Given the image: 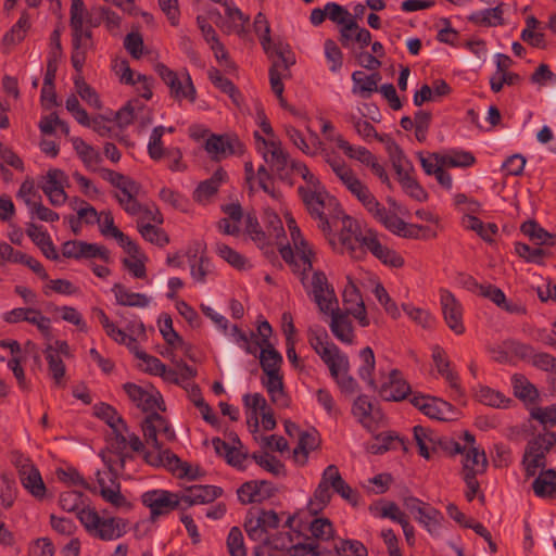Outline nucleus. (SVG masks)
I'll return each mask as SVG.
<instances>
[{
  "label": "nucleus",
  "instance_id": "nucleus-1",
  "mask_svg": "<svg viewBox=\"0 0 556 556\" xmlns=\"http://www.w3.org/2000/svg\"><path fill=\"white\" fill-rule=\"evenodd\" d=\"M326 162L340 182L363 204L375 219L395 235L403 237L412 236L407 225L395 213L388 211L376 199L367 185L358 178L353 168L344 160L326 153Z\"/></svg>",
  "mask_w": 556,
  "mask_h": 556
},
{
  "label": "nucleus",
  "instance_id": "nucleus-2",
  "mask_svg": "<svg viewBox=\"0 0 556 556\" xmlns=\"http://www.w3.org/2000/svg\"><path fill=\"white\" fill-rule=\"evenodd\" d=\"M257 123L261 131H254V139L257 152L263 156L264 161L275 169L281 177L292 173L300 175L307 184L306 188H320L318 178L309 172L307 166L300 161L291 160L288 152L282 148L280 139L275 134L269 121L263 112L257 113Z\"/></svg>",
  "mask_w": 556,
  "mask_h": 556
},
{
  "label": "nucleus",
  "instance_id": "nucleus-3",
  "mask_svg": "<svg viewBox=\"0 0 556 556\" xmlns=\"http://www.w3.org/2000/svg\"><path fill=\"white\" fill-rule=\"evenodd\" d=\"M254 30L258 36L262 47L273 64L269 70V81L273 92L276 94L279 104L288 108V103L283 97L285 86L282 80L289 76V67L294 64L295 58L290 50L289 45L285 42H273L269 37V25L266 17L258 13L254 20Z\"/></svg>",
  "mask_w": 556,
  "mask_h": 556
},
{
  "label": "nucleus",
  "instance_id": "nucleus-4",
  "mask_svg": "<svg viewBox=\"0 0 556 556\" xmlns=\"http://www.w3.org/2000/svg\"><path fill=\"white\" fill-rule=\"evenodd\" d=\"M286 224L289 230L290 240L287 244H278L282 260L288 264L294 275L303 274L313 269L317 261L315 245L302 233L295 219L290 213L285 214Z\"/></svg>",
  "mask_w": 556,
  "mask_h": 556
},
{
  "label": "nucleus",
  "instance_id": "nucleus-5",
  "mask_svg": "<svg viewBox=\"0 0 556 556\" xmlns=\"http://www.w3.org/2000/svg\"><path fill=\"white\" fill-rule=\"evenodd\" d=\"M143 444L139 437L130 432L126 422L111 430L106 441V450L101 453L106 467L113 470H123L127 459L132 453L141 451Z\"/></svg>",
  "mask_w": 556,
  "mask_h": 556
},
{
  "label": "nucleus",
  "instance_id": "nucleus-6",
  "mask_svg": "<svg viewBox=\"0 0 556 556\" xmlns=\"http://www.w3.org/2000/svg\"><path fill=\"white\" fill-rule=\"evenodd\" d=\"M77 517L86 532L93 539L110 542L127 533V520L121 517L101 516L90 506L79 509Z\"/></svg>",
  "mask_w": 556,
  "mask_h": 556
},
{
  "label": "nucleus",
  "instance_id": "nucleus-7",
  "mask_svg": "<svg viewBox=\"0 0 556 556\" xmlns=\"http://www.w3.org/2000/svg\"><path fill=\"white\" fill-rule=\"evenodd\" d=\"M306 293L317 304L320 312L328 314L338 307L334 290L323 270H309L296 275Z\"/></svg>",
  "mask_w": 556,
  "mask_h": 556
},
{
  "label": "nucleus",
  "instance_id": "nucleus-8",
  "mask_svg": "<svg viewBox=\"0 0 556 556\" xmlns=\"http://www.w3.org/2000/svg\"><path fill=\"white\" fill-rule=\"evenodd\" d=\"M309 345L328 367L330 377H337L338 372L350 370L348 355L329 340L326 332L311 333Z\"/></svg>",
  "mask_w": 556,
  "mask_h": 556
},
{
  "label": "nucleus",
  "instance_id": "nucleus-9",
  "mask_svg": "<svg viewBox=\"0 0 556 556\" xmlns=\"http://www.w3.org/2000/svg\"><path fill=\"white\" fill-rule=\"evenodd\" d=\"M155 72L163 83L169 88V93L176 101L193 103L197 99V90L187 70L175 72L163 63L155 65Z\"/></svg>",
  "mask_w": 556,
  "mask_h": 556
},
{
  "label": "nucleus",
  "instance_id": "nucleus-10",
  "mask_svg": "<svg viewBox=\"0 0 556 556\" xmlns=\"http://www.w3.org/2000/svg\"><path fill=\"white\" fill-rule=\"evenodd\" d=\"M152 448L144 453V460L153 467H164L178 478H187L194 480L198 478V468H193L188 463H184L180 458L169 450H163L162 444H151Z\"/></svg>",
  "mask_w": 556,
  "mask_h": 556
},
{
  "label": "nucleus",
  "instance_id": "nucleus-11",
  "mask_svg": "<svg viewBox=\"0 0 556 556\" xmlns=\"http://www.w3.org/2000/svg\"><path fill=\"white\" fill-rule=\"evenodd\" d=\"M364 229L358 222L348 215L341 217V229L338 238H329L333 250L339 253L348 254L353 258H361V237Z\"/></svg>",
  "mask_w": 556,
  "mask_h": 556
},
{
  "label": "nucleus",
  "instance_id": "nucleus-12",
  "mask_svg": "<svg viewBox=\"0 0 556 556\" xmlns=\"http://www.w3.org/2000/svg\"><path fill=\"white\" fill-rule=\"evenodd\" d=\"M361 257L365 252H370L382 264L399 268L404 265L403 257L394 250L389 249L383 242L381 236L372 228H364L359 243Z\"/></svg>",
  "mask_w": 556,
  "mask_h": 556
},
{
  "label": "nucleus",
  "instance_id": "nucleus-13",
  "mask_svg": "<svg viewBox=\"0 0 556 556\" xmlns=\"http://www.w3.org/2000/svg\"><path fill=\"white\" fill-rule=\"evenodd\" d=\"M106 470H98L96 473L97 489L102 500L115 509H129V501L121 492V483L117 475L122 470H113L106 467Z\"/></svg>",
  "mask_w": 556,
  "mask_h": 556
},
{
  "label": "nucleus",
  "instance_id": "nucleus-14",
  "mask_svg": "<svg viewBox=\"0 0 556 556\" xmlns=\"http://www.w3.org/2000/svg\"><path fill=\"white\" fill-rule=\"evenodd\" d=\"M142 504L150 509L152 520L181 506L179 492H170L163 489H155L144 492L141 495Z\"/></svg>",
  "mask_w": 556,
  "mask_h": 556
},
{
  "label": "nucleus",
  "instance_id": "nucleus-15",
  "mask_svg": "<svg viewBox=\"0 0 556 556\" xmlns=\"http://www.w3.org/2000/svg\"><path fill=\"white\" fill-rule=\"evenodd\" d=\"M299 193L311 216L319 220L318 227L325 233L330 232L331 226L326 216L325 208L332 200L329 198L326 190L323 187L315 189L300 187Z\"/></svg>",
  "mask_w": 556,
  "mask_h": 556
},
{
  "label": "nucleus",
  "instance_id": "nucleus-16",
  "mask_svg": "<svg viewBox=\"0 0 556 556\" xmlns=\"http://www.w3.org/2000/svg\"><path fill=\"white\" fill-rule=\"evenodd\" d=\"M440 305L446 326L456 334L462 336L466 331L464 324V307L455 295L446 290H440Z\"/></svg>",
  "mask_w": 556,
  "mask_h": 556
},
{
  "label": "nucleus",
  "instance_id": "nucleus-17",
  "mask_svg": "<svg viewBox=\"0 0 556 556\" xmlns=\"http://www.w3.org/2000/svg\"><path fill=\"white\" fill-rule=\"evenodd\" d=\"M410 403L431 419L446 421L453 419L455 415L453 406L439 397L414 394Z\"/></svg>",
  "mask_w": 556,
  "mask_h": 556
},
{
  "label": "nucleus",
  "instance_id": "nucleus-18",
  "mask_svg": "<svg viewBox=\"0 0 556 556\" xmlns=\"http://www.w3.org/2000/svg\"><path fill=\"white\" fill-rule=\"evenodd\" d=\"M66 182L67 176L63 170L58 168L49 169L42 177L40 188L52 205L62 206L67 201V194L65 192Z\"/></svg>",
  "mask_w": 556,
  "mask_h": 556
},
{
  "label": "nucleus",
  "instance_id": "nucleus-19",
  "mask_svg": "<svg viewBox=\"0 0 556 556\" xmlns=\"http://www.w3.org/2000/svg\"><path fill=\"white\" fill-rule=\"evenodd\" d=\"M127 256L122 258L124 268L137 279L147 277L148 256L141 251L138 244L130 238L121 244Z\"/></svg>",
  "mask_w": 556,
  "mask_h": 556
},
{
  "label": "nucleus",
  "instance_id": "nucleus-20",
  "mask_svg": "<svg viewBox=\"0 0 556 556\" xmlns=\"http://www.w3.org/2000/svg\"><path fill=\"white\" fill-rule=\"evenodd\" d=\"M386 401L399 402L410 392V387L397 369H392L376 389Z\"/></svg>",
  "mask_w": 556,
  "mask_h": 556
},
{
  "label": "nucleus",
  "instance_id": "nucleus-21",
  "mask_svg": "<svg viewBox=\"0 0 556 556\" xmlns=\"http://www.w3.org/2000/svg\"><path fill=\"white\" fill-rule=\"evenodd\" d=\"M223 489L216 485L194 484L179 492L180 503L185 507L203 505L220 497Z\"/></svg>",
  "mask_w": 556,
  "mask_h": 556
},
{
  "label": "nucleus",
  "instance_id": "nucleus-22",
  "mask_svg": "<svg viewBox=\"0 0 556 556\" xmlns=\"http://www.w3.org/2000/svg\"><path fill=\"white\" fill-rule=\"evenodd\" d=\"M142 430L148 444L157 445V435H162L166 441L175 440V431L168 424V421L153 412L149 414L142 424Z\"/></svg>",
  "mask_w": 556,
  "mask_h": 556
},
{
  "label": "nucleus",
  "instance_id": "nucleus-23",
  "mask_svg": "<svg viewBox=\"0 0 556 556\" xmlns=\"http://www.w3.org/2000/svg\"><path fill=\"white\" fill-rule=\"evenodd\" d=\"M116 188L119 190L116 194V199L123 210L130 216L139 214L142 210V205L137 200L140 191L139 184L131 178L124 176Z\"/></svg>",
  "mask_w": 556,
  "mask_h": 556
},
{
  "label": "nucleus",
  "instance_id": "nucleus-24",
  "mask_svg": "<svg viewBox=\"0 0 556 556\" xmlns=\"http://www.w3.org/2000/svg\"><path fill=\"white\" fill-rule=\"evenodd\" d=\"M432 362L439 375L446 381L450 388L456 393L462 394L459 377L452 368V363L446 351L440 345H434L431 353Z\"/></svg>",
  "mask_w": 556,
  "mask_h": 556
},
{
  "label": "nucleus",
  "instance_id": "nucleus-25",
  "mask_svg": "<svg viewBox=\"0 0 556 556\" xmlns=\"http://www.w3.org/2000/svg\"><path fill=\"white\" fill-rule=\"evenodd\" d=\"M283 129L289 141L305 155L315 156L323 150V143L315 131L308 129L309 141H307L303 132L293 125L287 124Z\"/></svg>",
  "mask_w": 556,
  "mask_h": 556
},
{
  "label": "nucleus",
  "instance_id": "nucleus-26",
  "mask_svg": "<svg viewBox=\"0 0 556 556\" xmlns=\"http://www.w3.org/2000/svg\"><path fill=\"white\" fill-rule=\"evenodd\" d=\"M274 493L273 484L267 481H249L237 491L238 498L242 504L262 503L270 498Z\"/></svg>",
  "mask_w": 556,
  "mask_h": 556
},
{
  "label": "nucleus",
  "instance_id": "nucleus-27",
  "mask_svg": "<svg viewBox=\"0 0 556 556\" xmlns=\"http://www.w3.org/2000/svg\"><path fill=\"white\" fill-rule=\"evenodd\" d=\"M124 390L129 400L143 412H155L160 407V394L153 390H147L135 383H125Z\"/></svg>",
  "mask_w": 556,
  "mask_h": 556
},
{
  "label": "nucleus",
  "instance_id": "nucleus-28",
  "mask_svg": "<svg viewBox=\"0 0 556 556\" xmlns=\"http://www.w3.org/2000/svg\"><path fill=\"white\" fill-rule=\"evenodd\" d=\"M135 356L141 362L140 367L154 376L162 377L165 381L176 382L178 380V374L176 370L168 368L161 359L155 356L149 355L138 346L131 351Z\"/></svg>",
  "mask_w": 556,
  "mask_h": 556
},
{
  "label": "nucleus",
  "instance_id": "nucleus-29",
  "mask_svg": "<svg viewBox=\"0 0 556 556\" xmlns=\"http://www.w3.org/2000/svg\"><path fill=\"white\" fill-rule=\"evenodd\" d=\"M391 157L393 160V167L395 169L397 180H399L401 187L403 188V190L405 191V193H407L410 198H413L419 202L426 201L427 192L417 182V180L412 175L410 170L405 168L401 164L400 157L396 160L393 154L391 155Z\"/></svg>",
  "mask_w": 556,
  "mask_h": 556
},
{
  "label": "nucleus",
  "instance_id": "nucleus-30",
  "mask_svg": "<svg viewBox=\"0 0 556 556\" xmlns=\"http://www.w3.org/2000/svg\"><path fill=\"white\" fill-rule=\"evenodd\" d=\"M351 123L355 132L366 142H370L376 139L380 142L387 143V148L389 152L392 154L393 151L396 152L400 156L402 155V151L399 146L392 141L388 135H379L371 123L366 119L353 116L351 118Z\"/></svg>",
  "mask_w": 556,
  "mask_h": 556
},
{
  "label": "nucleus",
  "instance_id": "nucleus-31",
  "mask_svg": "<svg viewBox=\"0 0 556 556\" xmlns=\"http://www.w3.org/2000/svg\"><path fill=\"white\" fill-rule=\"evenodd\" d=\"M232 442L233 444H229L219 438H214L212 445L216 454L224 457L227 464L238 469H243L247 455L236 445L240 444L237 437L233 438Z\"/></svg>",
  "mask_w": 556,
  "mask_h": 556
},
{
  "label": "nucleus",
  "instance_id": "nucleus-32",
  "mask_svg": "<svg viewBox=\"0 0 556 556\" xmlns=\"http://www.w3.org/2000/svg\"><path fill=\"white\" fill-rule=\"evenodd\" d=\"M343 305L346 315H352L362 327L369 325V319L361 293L354 288H346L343 292Z\"/></svg>",
  "mask_w": 556,
  "mask_h": 556
},
{
  "label": "nucleus",
  "instance_id": "nucleus-33",
  "mask_svg": "<svg viewBox=\"0 0 556 556\" xmlns=\"http://www.w3.org/2000/svg\"><path fill=\"white\" fill-rule=\"evenodd\" d=\"M351 79L353 83L352 93L363 99H369L372 93L378 91L381 76L379 73L366 74L363 71H354Z\"/></svg>",
  "mask_w": 556,
  "mask_h": 556
},
{
  "label": "nucleus",
  "instance_id": "nucleus-34",
  "mask_svg": "<svg viewBox=\"0 0 556 556\" xmlns=\"http://www.w3.org/2000/svg\"><path fill=\"white\" fill-rule=\"evenodd\" d=\"M22 486L36 500L42 501L46 497L47 488L39 469L26 467L18 476Z\"/></svg>",
  "mask_w": 556,
  "mask_h": 556
},
{
  "label": "nucleus",
  "instance_id": "nucleus-35",
  "mask_svg": "<svg viewBox=\"0 0 556 556\" xmlns=\"http://www.w3.org/2000/svg\"><path fill=\"white\" fill-rule=\"evenodd\" d=\"M463 477L479 476L485 472L488 468V459L483 450L479 447H471L466 451L462 459Z\"/></svg>",
  "mask_w": 556,
  "mask_h": 556
},
{
  "label": "nucleus",
  "instance_id": "nucleus-36",
  "mask_svg": "<svg viewBox=\"0 0 556 556\" xmlns=\"http://www.w3.org/2000/svg\"><path fill=\"white\" fill-rule=\"evenodd\" d=\"M503 2L497 3L494 8L479 10L472 12L468 16V21L484 27H495L504 24V10Z\"/></svg>",
  "mask_w": 556,
  "mask_h": 556
},
{
  "label": "nucleus",
  "instance_id": "nucleus-37",
  "mask_svg": "<svg viewBox=\"0 0 556 556\" xmlns=\"http://www.w3.org/2000/svg\"><path fill=\"white\" fill-rule=\"evenodd\" d=\"M112 292L116 303L122 306L144 308L148 307L152 301L147 294L132 292L121 283H115L112 287Z\"/></svg>",
  "mask_w": 556,
  "mask_h": 556
},
{
  "label": "nucleus",
  "instance_id": "nucleus-38",
  "mask_svg": "<svg viewBox=\"0 0 556 556\" xmlns=\"http://www.w3.org/2000/svg\"><path fill=\"white\" fill-rule=\"evenodd\" d=\"M262 384L266 389L271 402L279 407L289 405V397L285 392L283 379L280 372L265 375Z\"/></svg>",
  "mask_w": 556,
  "mask_h": 556
},
{
  "label": "nucleus",
  "instance_id": "nucleus-39",
  "mask_svg": "<svg viewBox=\"0 0 556 556\" xmlns=\"http://www.w3.org/2000/svg\"><path fill=\"white\" fill-rule=\"evenodd\" d=\"M278 207H267L264 210V216L263 220L267 228V235L270 237V243L271 245H278L281 244L283 238H285V228L282 225V222L280 217L278 216L276 208H280V206L277 204ZM283 211L279 210L283 215L289 213L287 208L282 205Z\"/></svg>",
  "mask_w": 556,
  "mask_h": 556
},
{
  "label": "nucleus",
  "instance_id": "nucleus-40",
  "mask_svg": "<svg viewBox=\"0 0 556 556\" xmlns=\"http://www.w3.org/2000/svg\"><path fill=\"white\" fill-rule=\"evenodd\" d=\"M239 142L225 136L212 135L205 141L206 152L215 160L225 159L236 153L235 146Z\"/></svg>",
  "mask_w": 556,
  "mask_h": 556
},
{
  "label": "nucleus",
  "instance_id": "nucleus-41",
  "mask_svg": "<svg viewBox=\"0 0 556 556\" xmlns=\"http://www.w3.org/2000/svg\"><path fill=\"white\" fill-rule=\"evenodd\" d=\"M331 314L330 329L333 336L343 343L351 344L354 340V331L346 314L340 313L333 308Z\"/></svg>",
  "mask_w": 556,
  "mask_h": 556
},
{
  "label": "nucleus",
  "instance_id": "nucleus-42",
  "mask_svg": "<svg viewBox=\"0 0 556 556\" xmlns=\"http://www.w3.org/2000/svg\"><path fill=\"white\" fill-rule=\"evenodd\" d=\"M99 323L103 327L105 333L115 342L126 345L130 352L137 349V341L131 336L127 334L124 330L118 328L113 321L110 320L103 311L98 312Z\"/></svg>",
  "mask_w": 556,
  "mask_h": 556
},
{
  "label": "nucleus",
  "instance_id": "nucleus-43",
  "mask_svg": "<svg viewBox=\"0 0 556 556\" xmlns=\"http://www.w3.org/2000/svg\"><path fill=\"white\" fill-rule=\"evenodd\" d=\"M534 494L541 498L553 497L556 493V471L541 470L532 482Z\"/></svg>",
  "mask_w": 556,
  "mask_h": 556
},
{
  "label": "nucleus",
  "instance_id": "nucleus-44",
  "mask_svg": "<svg viewBox=\"0 0 556 556\" xmlns=\"http://www.w3.org/2000/svg\"><path fill=\"white\" fill-rule=\"evenodd\" d=\"M225 177L224 170H216L208 179L199 184L193 192V199L200 203L208 201L218 191Z\"/></svg>",
  "mask_w": 556,
  "mask_h": 556
},
{
  "label": "nucleus",
  "instance_id": "nucleus-45",
  "mask_svg": "<svg viewBox=\"0 0 556 556\" xmlns=\"http://www.w3.org/2000/svg\"><path fill=\"white\" fill-rule=\"evenodd\" d=\"M358 367H357V375L358 377L367 383V386L371 389H377L378 384L375 381L374 378V370H375V355L374 351L367 346L361 350L358 354Z\"/></svg>",
  "mask_w": 556,
  "mask_h": 556
},
{
  "label": "nucleus",
  "instance_id": "nucleus-46",
  "mask_svg": "<svg viewBox=\"0 0 556 556\" xmlns=\"http://www.w3.org/2000/svg\"><path fill=\"white\" fill-rule=\"evenodd\" d=\"M414 439L419 450V455L426 459H430L432 453L437 451L438 438L434 433L421 426L413 428Z\"/></svg>",
  "mask_w": 556,
  "mask_h": 556
},
{
  "label": "nucleus",
  "instance_id": "nucleus-47",
  "mask_svg": "<svg viewBox=\"0 0 556 556\" xmlns=\"http://www.w3.org/2000/svg\"><path fill=\"white\" fill-rule=\"evenodd\" d=\"M318 444L319 440L316 430L303 431L299 437L298 446L293 452L294 460L300 465H304L308 454L314 451Z\"/></svg>",
  "mask_w": 556,
  "mask_h": 556
},
{
  "label": "nucleus",
  "instance_id": "nucleus-48",
  "mask_svg": "<svg viewBox=\"0 0 556 556\" xmlns=\"http://www.w3.org/2000/svg\"><path fill=\"white\" fill-rule=\"evenodd\" d=\"M224 333L247 354L256 355L258 353V344L254 342L255 333L248 334L237 325L231 326Z\"/></svg>",
  "mask_w": 556,
  "mask_h": 556
},
{
  "label": "nucleus",
  "instance_id": "nucleus-49",
  "mask_svg": "<svg viewBox=\"0 0 556 556\" xmlns=\"http://www.w3.org/2000/svg\"><path fill=\"white\" fill-rule=\"evenodd\" d=\"M244 231L261 250L267 252L273 247L270 243V237L267 232L262 230L258 220L254 215H248L245 217Z\"/></svg>",
  "mask_w": 556,
  "mask_h": 556
},
{
  "label": "nucleus",
  "instance_id": "nucleus-50",
  "mask_svg": "<svg viewBox=\"0 0 556 556\" xmlns=\"http://www.w3.org/2000/svg\"><path fill=\"white\" fill-rule=\"evenodd\" d=\"M244 231L261 250L267 252L273 247L270 243V237L267 232L262 230L258 220L254 215H248L245 217Z\"/></svg>",
  "mask_w": 556,
  "mask_h": 556
},
{
  "label": "nucleus",
  "instance_id": "nucleus-51",
  "mask_svg": "<svg viewBox=\"0 0 556 556\" xmlns=\"http://www.w3.org/2000/svg\"><path fill=\"white\" fill-rule=\"evenodd\" d=\"M99 226L100 233L105 238H113L121 245L129 237L121 231L114 224V217L110 211H102L99 214V222L96 223Z\"/></svg>",
  "mask_w": 556,
  "mask_h": 556
},
{
  "label": "nucleus",
  "instance_id": "nucleus-52",
  "mask_svg": "<svg viewBox=\"0 0 556 556\" xmlns=\"http://www.w3.org/2000/svg\"><path fill=\"white\" fill-rule=\"evenodd\" d=\"M258 351L260 364L264 375L280 372L283 359L281 354L274 348V345L264 346Z\"/></svg>",
  "mask_w": 556,
  "mask_h": 556
},
{
  "label": "nucleus",
  "instance_id": "nucleus-53",
  "mask_svg": "<svg viewBox=\"0 0 556 556\" xmlns=\"http://www.w3.org/2000/svg\"><path fill=\"white\" fill-rule=\"evenodd\" d=\"M462 224L466 229L475 231L482 240L489 243L493 242V238L498 231L496 224H484L477 216H469L462 220Z\"/></svg>",
  "mask_w": 556,
  "mask_h": 556
},
{
  "label": "nucleus",
  "instance_id": "nucleus-54",
  "mask_svg": "<svg viewBox=\"0 0 556 556\" xmlns=\"http://www.w3.org/2000/svg\"><path fill=\"white\" fill-rule=\"evenodd\" d=\"M442 163L445 167L467 168L476 163V157L469 151L451 149L442 152Z\"/></svg>",
  "mask_w": 556,
  "mask_h": 556
},
{
  "label": "nucleus",
  "instance_id": "nucleus-55",
  "mask_svg": "<svg viewBox=\"0 0 556 556\" xmlns=\"http://www.w3.org/2000/svg\"><path fill=\"white\" fill-rule=\"evenodd\" d=\"M73 148L88 169L94 170L101 161L100 153L80 138L72 140Z\"/></svg>",
  "mask_w": 556,
  "mask_h": 556
},
{
  "label": "nucleus",
  "instance_id": "nucleus-56",
  "mask_svg": "<svg viewBox=\"0 0 556 556\" xmlns=\"http://www.w3.org/2000/svg\"><path fill=\"white\" fill-rule=\"evenodd\" d=\"M330 480L327 479L326 476V469L323 472L321 480L317 486V489L314 492V497L309 502V510L314 514H317L319 510H321L331 498L330 493Z\"/></svg>",
  "mask_w": 556,
  "mask_h": 556
},
{
  "label": "nucleus",
  "instance_id": "nucleus-57",
  "mask_svg": "<svg viewBox=\"0 0 556 556\" xmlns=\"http://www.w3.org/2000/svg\"><path fill=\"white\" fill-rule=\"evenodd\" d=\"M540 22L534 16H528L526 18V27L521 31V39L528 45L543 49L546 47L545 35L541 31H536Z\"/></svg>",
  "mask_w": 556,
  "mask_h": 556
},
{
  "label": "nucleus",
  "instance_id": "nucleus-58",
  "mask_svg": "<svg viewBox=\"0 0 556 556\" xmlns=\"http://www.w3.org/2000/svg\"><path fill=\"white\" fill-rule=\"evenodd\" d=\"M76 93L92 109H100L101 101L97 91L86 83L81 73L73 77Z\"/></svg>",
  "mask_w": 556,
  "mask_h": 556
},
{
  "label": "nucleus",
  "instance_id": "nucleus-59",
  "mask_svg": "<svg viewBox=\"0 0 556 556\" xmlns=\"http://www.w3.org/2000/svg\"><path fill=\"white\" fill-rule=\"evenodd\" d=\"M208 78L216 88L228 94L236 105H240L241 93L231 80L224 77L216 68L208 71Z\"/></svg>",
  "mask_w": 556,
  "mask_h": 556
},
{
  "label": "nucleus",
  "instance_id": "nucleus-60",
  "mask_svg": "<svg viewBox=\"0 0 556 556\" xmlns=\"http://www.w3.org/2000/svg\"><path fill=\"white\" fill-rule=\"evenodd\" d=\"M215 252L220 258L236 269L243 270L249 267V262L242 254L223 242H217L215 244Z\"/></svg>",
  "mask_w": 556,
  "mask_h": 556
},
{
  "label": "nucleus",
  "instance_id": "nucleus-61",
  "mask_svg": "<svg viewBox=\"0 0 556 556\" xmlns=\"http://www.w3.org/2000/svg\"><path fill=\"white\" fill-rule=\"evenodd\" d=\"M30 28V16L28 13L23 12L17 22L4 35V42L7 45H16L22 42Z\"/></svg>",
  "mask_w": 556,
  "mask_h": 556
},
{
  "label": "nucleus",
  "instance_id": "nucleus-62",
  "mask_svg": "<svg viewBox=\"0 0 556 556\" xmlns=\"http://www.w3.org/2000/svg\"><path fill=\"white\" fill-rule=\"evenodd\" d=\"M511 386L514 394L522 401L533 402L538 397L535 387L522 375H514Z\"/></svg>",
  "mask_w": 556,
  "mask_h": 556
},
{
  "label": "nucleus",
  "instance_id": "nucleus-63",
  "mask_svg": "<svg viewBox=\"0 0 556 556\" xmlns=\"http://www.w3.org/2000/svg\"><path fill=\"white\" fill-rule=\"evenodd\" d=\"M89 13L83 0H72L70 26L72 31H80L89 28L87 23Z\"/></svg>",
  "mask_w": 556,
  "mask_h": 556
},
{
  "label": "nucleus",
  "instance_id": "nucleus-64",
  "mask_svg": "<svg viewBox=\"0 0 556 556\" xmlns=\"http://www.w3.org/2000/svg\"><path fill=\"white\" fill-rule=\"evenodd\" d=\"M353 416L365 427L371 426L372 403L366 395H359L352 406Z\"/></svg>",
  "mask_w": 556,
  "mask_h": 556
}]
</instances>
